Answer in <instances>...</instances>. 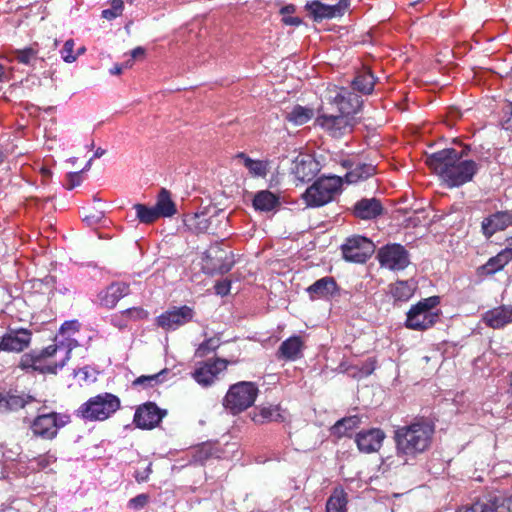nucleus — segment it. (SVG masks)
Wrapping results in <instances>:
<instances>
[{
  "mask_svg": "<svg viewBox=\"0 0 512 512\" xmlns=\"http://www.w3.org/2000/svg\"><path fill=\"white\" fill-rule=\"evenodd\" d=\"M427 165L449 188L460 187L472 181L480 165L471 159H461L454 148L434 152L427 157Z\"/></svg>",
  "mask_w": 512,
  "mask_h": 512,
  "instance_id": "1",
  "label": "nucleus"
},
{
  "mask_svg": "<svg viewBox=\"0 0 512 512\" xmlns=\"http://www.w3.org/2000/svg\"><path fill=\"white\" fill-rule=\"evenodd\" d=\"M434 426L426 421H417L395 430L394 439L399 456H412L424 452L430 446Z\"/></svg>",
  "mask_w": 512,
  "mask_h": 512,
  "instance_id": "2",
  "label": "nucleus"
},
{
  "mask_svg": "<svg viewBox=\"0 0 512 512\" xmlns=\"http://www.w3.org/2000/svg\"><path fill=\"white\" fill-rule=\"evenodd\" d=\"M121 407L120 398L110 392H103L90 397L75 411L77 417L85 421H105Z\"/></svg>",
  "mask_w": 512,
  "mask_h": 512,
  "instance_id": "3",
  "label": "nucleus"
},
{
  "mask_svg": "<svg viewBox=\"0 0 512 512\" xmlns=\"http://www.w3.org/2000/svg\"><path fill=\"white\" fill-rule=\"evenodd\" d=\"M342 179L338 176H323L318 178L306 189L303 198L309 207H321L331 202L340 192Z\"/></svg>",
  "mask_w": 512,
  "mask_h": 512,
  "instance_id": "4",
  "label": "nucleus"
},
{
  "mask_svg": "<svg viewBox=\"0 0 512 512\" xmlns=\"http://www.w3.org/2000/svg\"><path fill=\"white\" fill-rule=\"evenodd\" d=\"M439 302L438 296H431L413 305L407 312L406 327L417 331L432 327L439 318V314L433 311Z\"/></svg>",
  "mask_w": 512,
  "mask_h": 512,
  "instance_id": "5",
  "label": "nucleus"
},
{
  "mask_svg": "<svg viewBox=\"0 0 512 512\" xmlns=\"http://www.w3.org/2000/svg\"><path fill=\"white\" fill-rule=\"evenodd\" d=\"M224 214L222 209H208L205 213L187 215L185 228L194 234L207 233L215 236L222 234Z\"/></svg>",
  "mask_w": 512,
  "mask_h": 512,
  "instance_id": "6",
  "label": "nucleus"
},
{
  "mask_svg": "<svg viewBox=\"0 0 512 512\" xmlns=\"http://www.w3.org/2000/svg\"><path fill=\"white\" fill-rule=\"evenodd\" d=\"M68 414L49 412L38 414L30 424L33 436L43 440H53L57 437L58 431L70 423Z\"/></svg>",
  "mask_w": 512,
  "mask_h": 512,
  "instance_id": "7",
  "label": "nucleus"
},
{
  "mask_svg": "<svg viewBox=\"0 0 512 512\" xmlns=\"http://www.w3.org/2000/svg\"><path fill=\"white\" fill-rule=\"evenodd\" d=\"M258 392L254 382L242 381L231 385L226 392V409L233 414L246 410L254 404Z\"/></svg>",
  "mask_w": 512,
  "mask_h": 512,
  "instance_id": "8",
  "label": "nucleus"
},
{
  "mask_svg": "<svg viewBox=\"0 0 512 512\" xmlns=\"http://www.w3.org/2000/svg\"><path fill=\"white\" fill-rule=\"evenodd\" d=\"M457 512H512V496L494 491L483 495L470 506H463Z\"/></svg>",
  "mask_w": 512,
  "mask_h": 512,
  "instance_id": "9",
  "label": "nucleus"
},
{
  "mask_svg": "<svg viewBox=\"0 0 512 512\" xmlns=\"http://www.w3.org/2000/svg\"><path fill=\"white\" fill-rule=\"evenodd\" d=\"M351 0H338L334 5H328L320 0L308 1L304 9L307 11L308 16L317 23L324 20H331L340 18L349 11Z\"/></svg>",
  "mask_w": 512,
  "mask_h": 512,
  "instance_id": "10",
  "label": "nucleus"
},
{
  "mask_svg": "<svg viewBox=\"0 0 512 512\" xmlns=\"http://www.w3.org/2000/svg\"><path fill=\"white\" fill-rule=\"evenodd\" d=\"M343 258L348 262L365 263L374 253V243L363 236L348 238L341 246Z\"/></svg>",
  "mask_w": 512,
  "mask_h": 512,
  "instance_id": "11",
  "label": "nucleus"
},
{
  "mask_svg": "<svg viewBox=\"0 0 512 512\" xmlns=\"http://www.w3.org/2000/svg\"><path fill=\"white\" fill-rule=\"evenodd\" d=\"M329 93V102L337 108L339 113L354 117L361 110L363 105L361 97L347 87L335 86Z\"/></svg>",
  "mask_w": 512,
  "mask_h": 512,
  "instance_id": "12",
  "label": "nucleus"
},
{
  "mask_svg": "<svg viewBox=\"0 0 512 512\" xmlns=\"http://www.w3.org/2000/svg\"><path fill=\"white\" fill-rule=\"evenodd\" d=\"M167 414L166 409H162L156 403L148 401L136 408L133 423L139 429L152 430L159 426Z\"/></svg>",
  "mask_w": 512,
  "mask_h": 512,
  "instance_id": "13",
  "label": "nucleus"
},
{
  "mask_svg": "<svg viewBox=\"0 0 512 512\" xmlns=\"http://www.w3.org/2000/svg\"><path fill=\"white\" fill-rule=\"evenodd\" d=\"M377 258L382 267L390 270H403L410 263L408 251L398 243L387 244L381 247Z\"/></svg>",
  "mask_w": 512,
  "mask_h": 512,
  "instance_id": "14",
  "label": "nucleus"
},
{
  "mask_svg": "<svg viewBox=\"0 0 512 512\" xmlns=\"http://www.w3.org/2000/svg\"><path fill=\"white\" fill-rule=\"evenodd\" d=\"M316 123L331 136L340 137L352 131L355 121L354 117L338 112V114L322 113L316 118Z\"/></svg>",
  "mask_w": 512,
  "mask_h": 512,
  "instance_id": "15",
  "label": "nucleus"
},
{
  "mask_svg": "<svg viewBox=\"0 0 512 512\" xmlns=\"http://www.w3.org/2000/svg\"><path fill=\"white\" fill-rule=\"evenodd\" d=\"M194 316V311L189 306H181L168 310L156 319L157 325L164 330H175L180 326L190 322Z\"/></svg>",
  "mask_w": 512,
  "mask_h": 512,
  "instance_id": "16",
  "label": "nucleus"
},
{
  "mask_svg": "<svg viewBox=\"0 0 512 512\" xmlns=\"http://www.w3.org/2000/svg\"><path fill=\"white\" fill-rule=\"evenodd\" d=\"M36 399L33 395L25 393L18 389H9L0 392V412L10 413L17 412Z\"/></svg>",
  "mask_w": 512,
  "mask_h": 512,
  "instance_id": "17",
  "label": "nucleus"
},
{
  "mask_svg": "<svg viewBox=\"0 0 512 512\" xmlns=\"http://www.w3.org/2000/svg\"><path fill=\"white\" fill-rule=\"evenodd\" d=\"M31 336L28 329H9L0 340V351L22 352L29 346Z\"/></svg>",
  "mask_w": 512,
  "mask_h": 512,
  "instance_id": "18",
  "label": "nucleus"
},
{
  "mask_svg": "<svg viewBox=\"0 0 512 512\" xmlns=\"http://www.w3.org/2000/svg\"><path fill=\"white\" fill-rule=\"evenodd\" d=\"M224 369V359L216 357L213 360L208 359L199 362L198 367L193 372V378L197 383L203 386L211 385L220 372Z\"/></svg>",
  "mask_w": 512,
  "mask_h": 512,
  "instance_id": "19",
  "label": "nucleus"
},
{
  "mask_svg": "<svg viewBox=\"0 0 512 512\" xmlns=\"http://www.w3.org/2000/svg\"><path fill=\"white\" fill-rule=\"evenodd\" d=\"M510 226H512V211H497L482 220L481 231L488 239L495 233L504 231Z\"/></svg>",
  "mask_w": 512,
  "mask_h": 512,
  "instance_id": "20",
  "label": "nucleus"
},
{
  "mask_svg": "<svg viewBox=\"0 0 512 512\" xmlns=\"http://www.w3.org/2000/svg\"><path fill=\"white\" fill-rule=\"evenodd\" d=\"M291 172L300 182H308L319 172V163L310 155L299 154L293 160Z\"/></svg>",
  "mask_w": 512,
  "mask_h": 512,
  "instance_id": "21",
  "label": "nucleus"
},
{
  "mask_svg": "<svg viewBox=\"0 0 512 512\" xmlns=\"http://www.w3.org/2000/svg\"><path fill=\"white\" fill-rule=\"evenodd\" d=\"M385 439V433L379 428H371L357 433L355 442L360 452L373 453L377 452Z\"/></svg>",
  "mask_w": 512,
  "mask_h": 512,
  "instance_id": "22",
  "label": "nucleus"
},
{
  "mask_svg": "<svg viewBox=\"0 0 512 512\" xmlns=\"http://www.w3.org/2000/svg\"><path fill=\"white\" fill-rule=\"evenodd\" d=\"M224 268L222 241L211 244L205 252L202 269L208 275L221 274Z\"/></svg>",
  "mask_w": 512,
  "mask_h": 512,
  "instance_id": "23",
  "label": "nucleus"
},
{
  "mask_svg": "<svg viewBox=\"0 0 512 512\" xmlns=\"http://www.w3.org/2000/svg\"><path fill=\"white\" fill-rule=\"evenodd\" d=\"M130 287L124 282H113L104 290L99 292L98 301L104 308H114L120 299L128 295Z\"/></svg>",
  "mask_w": 512,
  "mask_h": 512,
  "instance_id": "24",
  "label": "nucleus"
},
{
  "mask_svg": "<svg viewBox=\"0 0 512 512\" xmlns=\"http://www.w3.org/2000/svg\"><path fill=\"white\" fill-rule=\"evenodd\" d=\"M353 211L356 217L371 220L383 213V206L376 198H363L355 203Z\"/></svg>",
  "mask_w": 512,
  "mask_h": 512,
  "instance_id": "25",
  "label": "nucleus"
},
{
  "mask_svg": "<svg viewBox=\"0 0 512 512\" xmlns=\"http://www.w3.org/2000/svg\"><path fill=\"white\" fill-rule=\"evenodd\" d=\"M306 291L312 300L328 298L338 293V286L333 277L326 276L315 281L306 288Z\"/></svg>",
  "mask_w": 512,
  "mask_h": 512,
  "instance_id": "26",
  "label": "nucleus"
},
{
  "mask_svg": "<svg viewBox=\"0 0 512 512\" xmlns=\"http://www.w3.org/2000/svg\"><path fill=\"white\" fill-rule=\"evenodd\" d=\"M483 321L491 328H502L505 325L512 323V307L503 305L488 310L483 315Z\"/></svg>",
  "mask_w": 512,
  "mask_h": 512,
  "instance_id": "27",
  "label": "nucleus"
},
{
  "mask_svg": "<svg viewBox=\"0 0 512 512\" xmlns=\"http://www.w3.org/2000/svg\"><path fill=\"white\" fill-rule=\"evenodd\" d=\"M303 342L300 336H291L279 346L277 356L279 359L294 361L301 357Z\"/></svg>",
  "mask_w": 512,
  "mask_h": 512,
  "instance_id": "28",
  "label": "nucleus"
},
{
  "mask_svg": "<svg viewBox=\"0 0 512 512\" xmlns=\"http://www.w3.org/2000/svg\"><path fill=\"white\" fill-rule=\"evenodd\" d=\"M512 260L510 249L506 247L497 255L491 257L484 265L479 267V272L483 275H494L501 271Z\"/></svg>",
  "mask_w": 512,
  "mask_h": 512,
  "instance_id": "29",
  "label": "nucleus"
},
{
  "mask_svg": "<svg viewBox=\"0 0 512 512\" xmlns=\"http://www.w3.org/2000/svg\"><path fill=\"white\" fill-rule=\"evenodd\" d=\"M154 208L160 218L172 217L177 213L176 204L171 198L170 191L166 188L159 191Z\"/></svg>",
  "mask_w": 512,
  "mask_h": 512,
  "instance_id": "30",
  "label": "nucleus"
},
{
  "mask_svg": "<svg viewBox=\"0 0 512 512\" xmlns=\"http://www.w3.org/2000/svg\"><path fill=\"white\" fill-rule=\"evenodd\" d=\"M361 424V417L358 415H352L348 417L341 418L338 420L331 428V435L337 437L338 439L343 437H350L351 432L358 428Z\"/></svg>",
  "mask_w": 512,
  "mask_h": 512,
  "instance_id": "31",
  "label": "nucleus"
},
{
  "mask_svg": "<svg viewBox=\"0 0 512 512\" xmlns=\"http://www.w3.org/2000/svg\"><path fill=\"white\" fill-rule=\"evenodd\" d=\"M376 77L368 70H361L356 73L351 80V87L353 90L368 95L374 90Z\"/></svg>",
  "mask_w": 512,
  "mask_h": 512,
  "instance_id": "32",
  "label": "nucleus"
},
{
  "mask_svg": "<svg viewBox=\"0 0 512 512\" xmlns=\"http://www.w3.org/2000/svg\"><path fill=\"white\" fill-rule=\"evenodd\" d=\"M57 349H58L57 345L52 344V345L45 347L38 355L34 356L32 358L33 369L38 370L42 373L55 374L59 368H62L64 366V363L41 366V361L45 358L54 356L57 352Z\"/></svg>",
  "mask_w": 512,
  "mask_h": 512,
  "instance_id": "33",
  "label": "nucleus"
},
{
  "mask_svg": "<svg viewBox=\"0 0 512 512\" xmlns=\"http://www.w3.org/2000/svg\"><path fill=\"white\" fill-rule=\"evenodd\" d=\"M376 167L371 163H357L345 175L348 184H355L366 180L375 174Z\"/></svg>",
  "mask_w": 512,
  "mask_h": 512,
  "instance_id": "34",
  "label": "nucleus"
},
{
  "mask_svg": "<svg viewBox=\"0 0 512 512\" xmlns=\"http://www.w3.org/2000/svg\"><path fill=\"white\" fill-rule=\"evenodd\" d=\"M258 412H255L252 420L257 424H264L268 422H283L284 417L280 412V406H267L257 408Z\"/></svg>",
  "mask_w": 512,
  "mask_h": 512,
  "instance_id": "35",
  "label": "nucleus"
},
{
  "mask_svg": "<svg viewBox=\"0 0 512 512\" xmlns=\"http://www.w3.org/2000/svg\"><path fill=\"white\" fill-rule=\"evenodd\" d=\"M279 205L278 197L268 190H262L255 194L253 206L256 210L269 212Z\"/></svg>",
  "mask_w": 512,
  "mask_h": 512,
  "instance_id": "36",
  "label": "nucleus"
},
{
  "mask_svg": "<svg viewBox=\"0 0 512 512\" xmlns=\"http://www.w3.org/2000/svg\"><path fill=\"white\" fill-rule=\"evenodd\" d=\"M169 373V369L164 368L152 375H141L132 382V385L135 387L142 386L144 388H152L163 383Z\"/></svg>",
  "mask_w": 512,
  "mask_h": 512,
  "instance_id": "37",
  "label": "nucleus"
},
{
  "mask_svg": "<svg viewBox=\"0 0 512 512\" xmlns=\"http://www.w3.org/2000/svg\"><path fill=\"white\" fill-rule=\"evenodd\" d=\"M235 160L242 162L253 176H265L267 172L266 164L261 160H253L244 153H238Z\"/></svg>",
  "mask_w": 512,
  "mask_h": 512,
  "instance_id": "38",
  "label": "nucleus"
},
{
  "mask_svg": "<svg viewBox=\"0 0 512 512\" xmlns=\"http://www.w3.org/2000/svg\"><path fill=\"white\" fill-rule=\"evenodd\" d=\"M313 115L314 112L312 109L296 105L286 114V119L295 125H303L307 123Z\"/></svg>",
  "mask_w": 512,
  "mask_h": 512,
  "instance_id": "39",
  "label": "nucleus"
},
{
  "mask_svg": "<svg viewBox=\"0 0 512 512\" xmlns=\"http://www.w3.org/2000/svg\"><path fill=\"white\" fill-rule=\"evenodd\" d=\"M133 209L136 211V218L140 223L152 224L160 219L154 206L149 207L145 204L136 203L133 205Z\"/></svg>",
  "mask_w": 512,
  "mask_h": 512,
  "instance_id": "40",
  "label": "nucleus"
},
{
  "mask_svg": "<svg viewBox=\"0 0 512 512\" xmlns=\"http://www.w3.org/2000/svg\"><path fill=\"white\" fill-rule=\"evenodd\" d=\"M414 290L415 284L412 281H397L391 293L396 300L406 301L413 295Z\"/></svg>",
  "mask_w": 512,
  "mask_h": 512,
  "instance_id": "41",
  "label": "nucleus"
},
{
  "mask_svg": "<svg viewBox=\"0 0 512 512\" xmlns=\"http://www.w3.org/2000/svg\"><path fill=\"white\" fill-rule=\"evenodd\" d=\"M347 497L343 490L334 491L326 503V512H346Z\"/></svg>",
  "mask_w": 512,
  "mask_h": 512,
  "instance_id": "42",
  "label": "nucleus"
},
{
  "mask_svg": "<svg viewBox=\"0 0 512 512\" xmlns=\"http://www.w3.org/2000/svg\"><path fill=\"white\" fill-rule=\"evenodd\" d=\"M220 345V338H209L199 345L196 349L195 356L200 358L207 357L211 352L219 348Z\"/></svg>",
  "mask_w": 512,
  "mask_h": 512,
  "instance_id": "43",
  "label": "nucleus"
},
{
  "mask_svg": "<svg viewBox=\"0 0 512 512\" xmlns=\"http://www.w3.org/2000/svg\"><path fill=\"white\" fill-rule=\"evenodd\" d=\"M123 10H124L123 0H111L110 8L104 9L101 13V16H102V18L111 21V20L121 16Z\"/></svg>",
  "mask_w": 512,
  "mask_h": 512,
  "instance_id": "44",
  "label": "nucleus"
},
{
  "mask_svg": "<svg viewBox=\"0 0 512 512\" xmlns=\"http://www.w3.org/2000/svg\"><path fill=\"white\" fill-rule=\"evenodd\" d=\"M35 55V51L32 48H26L21 51H16L12 54L11 57L7 58L8 61H18L22 64H27L31 59H33Z\"/></svg>",
  "mask_w": 512,
  "mask_h": 512,
  "instance_id": "45",
  "label": "nucleus"
},
{
  "mask_svg": "<svg viewBox=\"0 0 512 512\" xmlns=\"http://www.w3.org/2000/svg\"><path fill=\"white\" fill-rule=\"evenodd\" d=\"M74 46V41L69 39L64 43L60 51L62 59L67 63H72L77 60V55L74 53Z\"/></svg>",
  "mask_w": 512,
  "mask_h": 512,
  "instance_id": "46",
  "label": "nucleus"
},
{
  "mask_svg": "<svg viewBox=\"0 0 512 512\" xmlns=\"http://www.w3.org/2000/svg\"><path fill=\"white\" fill-rule=\"evenodd\" d=\"M148 501L149 497L147 494H139L129 500L128 506L130 508L140 510L147 505Z\"/></svg>",
  "mask_w": 512,
  "mask_h": 512,
  "instance_id": "47",
  "label": "nucleus"
},
{
  "mask_svg": "<svg viewBox=\"0 0 512 512\" xmlns=\"http://www.w3.org/2000/svg\"><path fill=\"white\" fill-rule=\"evenodd\" d=\"M81 173H82V171L68 173L67 183L65 186L66 189L72 190L73 188H75L76 186H79L81 184V182H82Z\"/></svg>",
  "mask_w": 512,
  "mask_h": 512,
  "instance_id": "48",
  "label": "nucleus"
},
{
  "mask_svg": "<svg viewBox=\"0 0 512 512\" xmlns=\"http://www.w3.org/2000/svg\"><path fill=\"white\" fill-rule=\"evenodd\" d=\"M122 314L126 315L130 318H136V319H141L146 316L145 310L140 307L128 308V309L124 310L122 312Z\"/></svg>",
  "mask_w": 512,
  "mask_h": 512,
  "instance_id": "49",
  "label": "nucleus"
},
{
  "mask_svg": "<svg viewBox=\"0 0 512 512\" xmlns=\"http://www.w3.org/2000/svg\"><path fill=\"white\" fill-rule=\"evenodd\" d=\"M152 472V469H151V464H149L143 471H136L135 472V480L138 482V483H142V482H145L148 480L149 478V475L151 474Z\"/></svg>",
  "mask_w": 512,
  "mask_h": 512,
  "instance_id": "50",
  "label": "nucleus"
},
{
  "mask_svg": "<svg viewBox=\"0 0 512 512\" xmlns=\"http://www.w3.org/2000/svg\"><path fill=\"white\" fill-rule=\"evenodd\" d=\"M145 53H146V50L143 47L138 46L131 50L130 56H131L132 60L144 61Z\"/></svg>",
  "mask_w": 512,
  "mask_h": 512,
  "instance_id": "51",
  "label": "nucleus"
},
{
  "mask_svg": "<svg viewBox=\"0 0 512 512\" xmlns=\"http://www.w3.org/2000/svg\"><path fill=\"white\" fill-rule=\"evenodd\" d=\"M282 22L284 25L287 26H295L298 27L303 23V20L300 17H294V16H285L282 17Z\"/></svg>",
  "mask_w": 512,
  "mask_h": 512,
  "instance_id": "52",
  "label": "nucleus"
},
{
  "mask_svg": "<svg viewBox=\"0 0 512 512\" xmlns=\"http://www.w3.org/2000/svg\"><path fill=\"white\" fill-rule=\"evenodd\" d=\"M375 370V362L373 360L367 361L361 368V374L363 376H369Z\"/></svg>",
  "mask_w": 512,
  "mask_h": 512,
  "instance_id": "53",
  "label": "nucleus"
},
{
  "mask_svg": "<svg viewBox=\"0 0 512 512\" xmlns=\"http://www.w3.org/2000/svg\"><path fill=\"white\" fill-rule=\"evenodd\" d=\"M296 12V6L294 4H288L283 6L279 13L282 15V17L290 16L291 14Z\"/></svg>",
  "mask_w": 512,
  "mask_h": 512,
  "instance_id": "54",
  "label": "nucleus"
},
{
  "mask_svg": "<svg viewBox=\"0 0 512 512\" xmlns=\"http://www.w3.org/2000/svg\"><path fill=\"white\" fill-rule=\"evenodd\" d=\"M508 117L502 122V126L506 130H512V102L509 105Z\"/></svg>",
  "mask_w": 512,
  "mask_h": 512,
  "instance_id": "55",
  "label": "nucleus"
},
{
  "mask_svg": "<svg viewBox=\"0 0 512 512\" xmlns=\"http://www.w3.org/2000/svg\"><path fill=\"white\" fill-rule=\"evenodd\" d=\"M102 219V213H98L97 215H86L84 220L88 223H96Z\"/></svg>",
  "mask_w": 512,
  "mask_h": 512,
  "instance_id": "56",
  "label": "nucleus"
},
{
  "mask_svg": "<svg viewBox=\"0 0 512 512\" xmlns=\"http://www.w3.org/2000/svg\"><path fill=\"white\" fill-rule=\"evenodd\" d=\"M40 174H41V176H42L44 181H48L51 178V176H52L51 170L49 168H47V167H41L40 168Z\"/></svg>",
  "mask_w": 512,
  "mask_h": 512,
  "instance_id": "57",
  "label": "nucleus"
},
{
  "mask_svg": "<svg viewBox=\"0 0 512 512\" xmlns=\"http://www.w3.org/2000/svg\"><path fill=\"white\" fill-rule=\"evenodd\" d=\"M215 291L218 295H224V282L221 280L216 281L215 285Z\"/></svg>",
  "mask_w": 512,
  "mask_h": 512,
  "instance_id": "58",
  "label": "nucleus"
},
{
  "mask_svg": "<svg viewBox=\"0 0 512 512\" xmlns=\"http://www.w3.org/2000/svg\"><path fill=\"white\" fill-rule=\"evenodd\" d=\"M127 66H114L113 68L109 69V74L112 76L120 75L123 73V69Z\"/></svg>",
  "mask_w": 512,
  "mask_h": 512,
  "instance_id": "59",
  "label": "nucleus"
},
{
  "mask_svg": "<svg viewBox=\"0 0 512 512\" xmlns=\"http://www.w3.org/2000/svg\"><path fill=\"white\" fill-rule=\"evenodd\" d=\"M470 150H471L470 146L469 145H465L463 147V149L460 152H458V154H461V159H464V157L468 156Z\"/></svg>",
  "mask_w": 512,
  "mask_h": 512,
  "instance_id": "60",
  "label": "nucleus"
},
{
  "mask_svg": "<svg viewBox=\"0 0 512 512\" xmlns=\"http://www.w3.org/2000/svg\"><path fill=\"white\" fill-rule=\"evenodd\" d=\"M50 463V457H40L39 465L43 468L46 467Z\"/></svg>",
  "mask_w": 512,
  "mask_h": 512,
  "instance_id": "61",
  "label": "nucleus"
},
{
  "mask_svg": "<svg viewBox=\"0 0 512 512\" xmlns=\"http://www.w3.org/2000/svg\"><path fill=\"white\" fill-rule=\"evenodd\" d=\"M233 287H232V281L226 278V295H229L232 293Z\"/></svg>",
  "mask_w": 512,
  "mask_h": 512,
  "instance_id": "62",
  "label": "nucleus"
},
{
  "mask_svg": "<svg viewBox=\"0 0 512 512\" xmlns=\"http://www.w3.org/2000/svg\"><path fill=\"white\" fill-rule=\"evenodd\" d=\"M105 154V150L102 149V148H98L95 153H94V156L93 158H100L101 156H103Z\"/></svg>",
  "mask_w": 512,
  "mask_h": 512,
  "instance_id": "63",
  "label": "nucleus"
},
{
  "mask_svg": "<svg viewBox=\"0 0 512 512\" xmlns=\"http://www.w3.org/2000/svg\"><path fill=\"white\" fill-rule=\"evenodd\" d=\"M44 281H45L47 284H54L55 279H54V277H53V276H46V277L44 278Z\"/></svg>",
  "mask_w": 512,
  "mask_h": 512,
  "instance_id": "64",
  "label": "nucleus"
}]
</instances>
